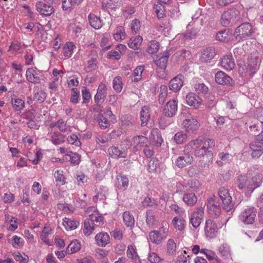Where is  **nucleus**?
<instances>
[{
    "label": "nucleus",
    "mask_w": 263,
    "mask_h": 263,
    "mask_svg": "<svg viewBox=\"0 0 263 263\" xmlns=\"http://www.w3.org/2000/svg\"><path fill=\"white\" fill-rule=\"evenodd\" d=\"M194 88L196 91L199 93H202L204 95L208 93V87L204 83H198L195 84Z\"/></svg>",
    "instance_id": "nucleus-50"
},
{
    "label": "nucleus",
    "mask_w": 263,
    "mask_h": 263,
    "mask_svg": "<svg viewBox=\"0 0 263 263\" xmlns=\"http://www.w3.org/2000/svg\"><path fill=\"white\" fill-rule=\"evenodd\" d=\"M170 55V50H166L160 57H157L155 63L160 69L163 70L165 69Z\"/></svg>",
    "instance_id": "nucleus-14"
},
{
    "label": "nucleus",
    "mask_w": 263,
    "mask_h": 263,
    "mask_svg": "<svg viewBox=\"0 0 263 263\" xmlns=\"http://www.w3.org/2000/svg\"><path fill=\"white\" fill-rule=\"evenodd\" d=\"M148 138L144 136H136L133 138V142L136 147H140L147 145Z\"/></svg>",
    "instance_id": "nucleus-29"
},
{
    "label": "nucleus",
    "mask_w": 263,
    "mask_h": 263,
    "mask_svg": "<svg viewBox=\"0 0 263 263\" xmlns=\"http://www.w3.org/2000/svg\"><path fill=\"white\" fill-rule=\"evenodd\" d=\"M186 101L189 105L197 109L201 104L202 100L195 93H190L186 96Z\"/></svg>",
    "instance_id": "nucleus-18"
},
{
    "label": "nucleus",
    "mask_w": 263,
    "mask_h": 263,
    "mask_svg": "<svg viewBox=\"0 0 263 263\" xmlns=\"http://www.w3.org/2000/svg\"><path fill=\"white\" fill-rule=\"evenodd\" d=\"M98 122L100 124V127L102 128L105 129L110 126L109 121L104 117L102 115H99V118L98 119Z\"/></svg>",
    "instance_id": "nucleus-54"
},
{
    "label": "nucleus",
    "mask_w": 263,
    "mask_h": 263,
    "mask_svg": "<svg viewBox=\"0 0 263 263\" xmlns=\"http://www.w3.org/2000/svg\"><path fill=\"white\" fill-rule=\"evenodd\" d=\"M250 147L252 151L251 154L253 158H258L263 153V148H261L259 145L257 144L256 143L252 142L250 144Z\"/></svg>",
    "instance_id": "nucleus-28"
},
{
    "label": "nucleus",
    "mask_w": 263,
    "mask_h": 263,
    "mask_svg": "<svg viewBox=\"0 0 263 263\" xmlns=\"http://www.w3.org/2000/svg\"><path fill=\"white\" fill-rule=\"evenodd\" d=\"M253 142L259 145L260 147L263 148V130L255 137V140Z\"/></svg>",
    "instance_id": "nucleus-64"
},
{
    "label": "nucleus",
    "mask_w": 263,
    "mask_h": 263,
    "mask_svg": "<svg viewBox=\"0 0 263 263\" xmlns=\"http://www.w3.org/2000/svg\"><path fill=\"white\" fill-rule=\"evenodd\" d=\"M36 10L42 15L50 16L54 11L53 6L43 2H38L36 4Z\"/></svg>",
    "instance_id": "nucleus-7"
},
{
    "label": "nucleus",
    "mask_w": 263,
    "mask_h": 263,
    "mask_svg": "<svg viewBox=\"0 0 263 263\" xmlns=\"http://www.w3.org/2000/svg\"><path fill=\"white\" fill-rule=\"evenodd\" d=\"M173 223L176 229L182 231L184 229L185 221L179 217H175L173 220Z\"/></svg>",
    "instance_id": "nucleus-39"
},
{
    "label": "nucleus",
    "mask_w": 263,
    "mask_h": 263,
    "mask_svg": "<svg viewBox=\"0 0 263 263\" xmlns=\"http://www.w3.org/2000/svg\"><path fill=\"white\" fill-rule=\"evenodd\" d=\"M222 205L217 200L216 197L213 195L209 198L207 201V209L208 213L212 216H218L221 212Z\"/></svg>",
    "instance_id": "nucleus-4"
},
{
    "label": "nucleus",
    "mask_w": 263,
    "mask_h": 263,
    "mask_svg": "<svg viewBox=\"0 0 263 263\" xmlns=\"http://www.w3.org/2000/svg\"><path fill=\"white\" fill-rule=\"evenodd\" d=\"M154 9L157 14L158 18H163L165 15V8L161 3L158 2L157 4H155Z\"/></svg>",
    "instance_id": "nucleus-38"
},
{
    "label": "nucleus",
    "mask_w": 263,
    "mask_h": 263,
    "mask_svg": "<svg viewBox=\"0 0 263 263\" xmlns=\"http://www.w3.org/2000/svg\"><path fill=\"white\" fill-rule=\"evenodd\" d=\"M127 255L129 258L136 259V257L137 256V253L133 246H132V245L128 246V249L127 251Z\"/></svg>",
    "instance_id": "nucleus-60"
},
{
    "label": "nucleus",
    "mask_w": 263,
    "mask_h": 263,
    "mask_svg": "<svg viewBox=\"0 0 263 263\" xmlns=\"http://www.w3.org/2000/svg\"><path fill=\"white\" fill-rule=\"evenodd\" d=\"M75 45L72 42H67L63 48V53L65 57H70Z\"/></svg>",
    "instance_id": "nucleus-40"
},
{
    "label": "nucleus",
    "mask_w": 263,
    "mask_h": 263,
    "mask_svg": "<svg viewBox=\"0 0 263 263\" xmlns=\"http://www.w3.org/2000/svg\"><path fill=\"white\" fill-rule=\"evenodd\" d=\"M176 243L173 239H170L167 242V252L170 255H173L176 251Z\"/></svg>",
    "instance_id": "nucleus-55"
},
{
    "label": "nucleus",
    "mask_w": 263,
    "mask_h": 263,
    "mask_svg": "<svg viewBox=\"0 0 263 263\" xmlns=\"http://www.w3.org/2000/svg\"><path fill=\"white\" fill-rule=\"evenodd\" d=\"M89 24L95 29H99L102 26L100 18L93 14H90L88 16Z\"/></svg>",
    "instance_id": "nucleus-31"
},
{
    "label": "nucleus",
    "mask_w": 263,
    "mask_h": 263,
    "mask_svg": "<svg viewBox=\"0 0 263 263\" xmlns=\"http://www.w3.org/2000/svg\"><path fill=\"white\" fill-rule=\"evenodd\" d=\"M150 118V107L147 106H144L142 107L140 111V120L141 125L144 126L147 124Z\"/></svg>",
    "instance_id": "nucleus-25"
},
{
    "label": "nucleus",
    "mask_w": 263,
    "mask_h": 263,
    "mask_svg": "<svg viewBox=\"0 0 263 263\" xmlns=\"http://www.w3.org/2000/svg\"><path fill=\"white\" fill-rule=\"evenodd\" d=\"M167 95V87L165 85H161L160 86V94L159 95V102L163 104Z\"/></svg>",
    "instance_id": "nucleus-48"
},
{
    "label": "nucleus",
    "mask_w": 263,
    "mask_h": 263,
    "mask_svg": "<svg viewBox=\"0 0 263 263\" xmlns=\"http://www.w3.org/2000/svg\"><path fill=\"white\" fill-rule=\"evenodd\" d=\"M106 86L103 83H101L97 90V94L95 96V101L96 103L99 102V101L106 96L107 93L106 92Z\"/></svg>",
    "instance_id": "nucleus-27"
},
{
    "label": "nucleus",
    "mask_w": 263,
    "mask_h": 263,
    "mask_svg": "<svg viewBox=\"0 0 263 263\" xmlns=\"http://www.w3.org/2000/svg\"><path fill=\"white\" fill-rule=\"evenodd\" d=\"M183 125L185 129L191 133H195L200 126L198 121L194 118L184 120L183 122Z\"/></svg>",
    "instance_id": "nucleus-12"
},
{
    "label": "nucleus",
    "mask_w": 263,
    "mask_h": 263,
    "mask_svg": "<svg viewBox=\"0 0 263 263\" xmlns=\"http://www.w3.org/2000/svg\"><path fill=\"white\" fill-rule=\"evenodd\" d=\"M71 155L67 154V156H69L70 161L71 163L74 165L79 164L80 161V157L79 155L76 153H73L70 152Z\"/></svg>",
    "instance_id": "nucleus-59"
},
{
    "label": "nucleus",
    "mask_w": 263,
    "mask_h": 263,
    "mask_svg": "<svg viewBox=\"0 0 263 263\" xmlns=\"http://www.w3.org/2000/svg\"><path fill=\"white\" fill-rule=\"evenodd\" d=\"M182 199L183 201L188 205H193L197 201V198L193 193L184 194Z\"/></svg>",
    "instance_id": "nucleus-30"
},
{
    "label": "nucleus",
    "mask_w": 263,
    "mask_h": 263,
    "mask_svg": "<svg viewBox=\"0 0 263 263\" xmlns=\"http://www.w3.org/2000/svg\"><path fill=\"white\" fill-rule=\"evenodd\" d=\"M65 136L58 132H54L51 136V141L54 145H59L65 141Z\"/></svg>",
    "instance_id": "nucleus-37"
},
{
    "label": "nucleus",
    "mask_w": 263,
    "mask_h": 263,
    "mask_svg": "<svg viewBox=\"0 0 263 263\" xmlns=\"http://www.w3.org/2000/svg\"><path fill=\"white\" fill-rule=\"evenodd\" d=\"M159 46V43L156 41H151L149 42V46L147 48V52L150 54H154L158 51Z\"/></svg>",
    "instance_id": "nucleus-46"
},
{
    "label": "nucleus",
    "mask_w": 263,
    "mask_h": 263,
    "mask_svg": "<svg viewBox=\"0 0 263 263\" xmlns=\"http://www.w3.org/2000/svg\"><path fill=\"white\" fill-rule=\"evenodd\" d=\"M229 30L228 29H224L219 31L216 35L217 40L221 42H227L229 39Z\"/></svg>",
    "instance_id": "nucleus-42"
},
{
    "label": "nucleus",
    "mask_w": 263,
    "mask_h": 263,
    "mask_svg": "<svg viewBox=\"0 0 263 263\" xmlns=\"http://www.w3.org/2000/svg\"><path fill=\"white\" fill-rule=\"evenodd\" d=\"M215 82L220 85H229L232 86L234 84L232 79L225 72L220 71L215 74Z\"/></svg>",
    "instance_id": "nucleus-8"
},
{
    "label": "nucleus",
    "mask_w": 263,
    "mask_h": 263,
    "mask_svg": "<svg viewBox=\"0 0 263 263\" xmlns=\"http://www.w3.org/2000/svg\"><path fill=\"white\" fill-rule=\"evenodd\" d=\"M256 216V210L251 207L245 209L239 216V219L243 223L246 224H252Z\"/></svg>",
    "instance_id": "nucleus-5"
},
{
    "label": "nucleus",
    "mask_w": 263,
    "mask_h": 263,
    "mask_svg": "<svg viewBox=\"0 0 263 263\" xmlns=\"http://www.w3.org/2000/svg\"><path fill=\"white\" fill-rule=\"evenodd\" d=\"M68 142L71 144H74L76 146H79L81 144V142L78 139V137L76 135L72 134L70 136L67 138Z\"/></svg>",
    "instance_id": "nucleus-61"
},
{
    "label": "nucleus",
    "mask_w": 263,
    "mask_h": 263,
    "mask_svg": "<svg viewBox=\"0 0 263 263\" xmlns=\"http://www.w3.org/2000/svg\"><path fill=\"white\" fill-rule=\"evenodd\" d=\"M80 249L81 244L77 240H75L69 243L66 248V252L68 254H72L78 252Z\"/></svg>",
    "instance_id": "nucleus-34"
},
{
    "label": "nucleus",
    "mask_w": 263,
    "mask_h": 263,
    "mask_svg": "<svg viewBox=\"0 0 263 263\" xmlns=\"http://www.w3.org/2000/svg\"><path fill=\"white\" fill-rule=\"evenodd\" d=\"M149 237L152 242L157 245L160 244L163 239L160 232L155 230L149 233Z\"/></svg>",
    "instance_id": "nucleus-32"
},
{
    "label": "nucleus",
    "mask_w": 263,
    "mask_h": 263,
    "mask_svg": "<svg viewBox=\"0 0 263 263\" xmlns=\"http://www.w3.org/2000/svg\"><path fill=\"white\" fill-rule=\"evenodd\" d=\"M97 63L98 61L96 58H91L90 60H89L88 61V66L86 68V69H88V71H87L89 72L92 69H95Z\"/></svg>",
    "instance_id": "nucleus-62"
},
{
    "label": "nucleus",
    "mask_w": 263,
    "mask_h": 263,
    "mask_svg": "<svg viewBox=\"0 0 263 263\" xmlns=\"http://www.w3.org/2000/svg\"><path fill=\"white\" fill-rule=\"evenodd\" d=\"M177 110V102L176 100H170L164 107L163 114L168 117L175 116Z\"/></svg>",
    "instance_id": "nucleus-11"
},
{
    "label": "nucleus",
    "mask_w": 263,
    "mask_h": 263,
    "mask_svg": "<svg viewBox=\"0 0 263 263\" xmlns=\"http://www.w3.org/2000/svg\"><path fill=\"white\" fill-rule=\"evenodd\" d=\"M204 214V207L200 206L196 209L191 215L190 221L195 228H197L201 223Z\"/></svg>",
    "instance_id": "nucleus-6"
},
{
    "label": "nucleus",
    "mask_w": 263,
    "mask_h": 263,
    "mask_svg": "<svg viewBox=\"0 0 263 263\" xmlns=\"http://www.w3.org/2000/svg\"><path fill=\"white\" fill-rule=\"evenodd\" d=\"M57 127L62 132H65L67 129L66 124L62 119H60L57 121Z\"/></svg>",
    "instance_id": "nucleus-63"
},
{
    "label": "nucleus",
    "mask_w": 263,
    "mask_h": 263,
    "mask_svg": "<svg viewBox=\"0 0 263 263\" xmlns=\"http://www.w3.org/2000/svg\"><path fill=\"white\" fill-rule=\"evenodd\" d=\"M123 219L127 227H132L135 224V219L133 215L128 211H125L123 214Z\"/></svg>",
    "instance_id": "nucleus-33"
},
{
    "label": "nucleus",
    "mask_w": 263,
    "mask_h": 263,
    "mask_svg": "<svg viewBox=\"0 0 263 263\" xmlns=\"http://www.w3.org/2000/svg\"><path fill=\"white\" fill-rule=\"evenodd\" d=\"M193 161V157L189 152H184L182 156L178 157L176 160V165L180 168L185 167L186 165L191 164Z\"/></svg>",
    "instance_id": "nucleus-9"
},
{
    "label": "nucleus",
    "mask_w": 263,
    "mask_h": 263,
    "mask_svg": "<svg viewBox=\"0 0 263 263\" xmlns=\"http://www.w3.org/2000/svg\"><path fill=\"white\" fill-rule=\"evenodd\" d=\"M51 232V229L47 227H45L42 231L41 234V238L42 240L44 241L45 243L47 245L49 244V240L47 239V237L48 236L50 232Z\"/></svg>",
    "instance_id": "nucleus-57"
},
{
    "label": "nucleus",
    "mask_w": 263,
    "mask_h": 263,
    "mask_svg": "<svg viewBox=\"0 0 263 263\" xmlns=\"http://www.w3.org/2000/svg\"><path fill=\"white\" fill-rule=\"evenodd\" d=\"M262 175L259 174H255L253 176L251 180L249 181L247 190L252 193L255 189L259 187L262 181Z\"/></svg>",
    "instance_id": "nucleus-13"
},
{
    "label": "nucleus",
    "mask_w": 263,
    "mask_h": 263,
    "mask_svg": "<svg viewBox=\"0 0 263 263\" xmlns=\"http://www.w3.org/2000/svg\"><path fill=\"white\" fill-rule=\"evenodd\" d=\"M220 63L223 68L228 70L233 69L235 66L234 59L231 55L224 56L222 58Z\"/></svg>",
    "instance_id": "nucleus-20"
},
{
    "label": "nucleus",
    "mask_w": 263,
    "mask_h": 263,
    "mask_svg": "<svg viewBox=\"0 0 263 263\" xmlns=\"http://www.w3.org/2000/svg\"><path fill=\"white\" fill-rule=\"evenodd\" d=\"M95 240L99 246L105 247L109 240V236L107 233H100L95 237Z\"/></svg>",
    "instance_id": "nucleus-24"
},
{
    "label": "nucleus",
    "mask_w": 263,
    "mask_h": 263,
    "mask_svg": "<svg viewBox=\"0 0 263 263\" xmlns=\"http://www.w3.org/2000/svg\"><path fill=\"white\" fill-rule=\"evenodd\" d=\"M218 228L215 222L211 220L208 219L205 222L204 227L205 234L206 237L212 238L215 237Z\"/></svg>",
    "instance_id": "nucleus-10"
},
{
    "label": "nucleus",
    "mask_w": 263,
    "mask_h": 263,
    "mask_svg": "<svg viewBox=\"0 0 263 263\" xmlns=\"http://www.w3.org/2000/svg\"><path fill=\"white\" fill-rule=\"evenodd\" d=\"M218 194L222 202V207L226 211L229 212L234 209L235 204L232 201L229 191L224 187H221L218 191Z\"/></svg>",
    "instance_id": "nucleus-2"
},
{
    "label": "nucleus",
    "mask_w": 263,
    "mask_h": 263,
    "mask_svg": "<svg viewBox=\"0 0 263 263\" xmlns=\"http://www.w3.org/2000/svg\"><path fill=\"white\" fill-rule=\"evenodd\" d=\"M144 70V67L142 66L137 67L134 70L133 75L134 77L132 81L134 82H138L142 79V73Z\"/></svg>",
    "instance_id": "nucleus-45"
},
{
    "label": "nucleus",
    "mask_w": 263,
    "mask_h": 263,
    "mask_svg": "<svg viewBox=\"0 0 263 263\" xmlns=\"http://www.w3.org/2000/svg\"><path fill=\"white\" fill-rule=\"evenodd\" d=\"M240 18V12L235 8L225 11L221 15V24L224 26L234 25Z\"/></svg>",
    "instance_id": "nucleus-1"
},
{
    "label": "nucleus",
    "mask_w": 263,
    "mask_h": 263,
    "mask_svg": "<svg viewBox=\"0 0 263 263\" xmlns=\"http://www.w3.org/2000/svg\"><path fill=\"white\" fill-rule=\"evenodd\" d=\"M13 107L16 111H20L24 107V101L20 99L12 98Z\"/></svg>",
    "instance_id": "nucleus-47"
},
{
    "label": "nucleus",
    "mask_w": 263,
    "mask_h": 263,
    "mask_svg": "<svg viewBox=\"0 0 263 263\" xmlns=\"http://www.w3.org/2000/svg\"><path fill=\"white\" fill-rule=\"evenodd\" d=\"M215 146V142L213 140L211 139H207L203 143L202 145H201V147L203 148L207 153V157L210 158H212V151Z\"/></svg>",
    "instance_id": "nucleus-21"
},
{
    "label": "nucleus",
    "mask_w": 263,
    "mask_h": 263,
    "mask_svg": "<svg viewBox=\"0 0 263 263\" xmlns=\"http://www.w3.org/2000/svg\"><path fill=\"white\" fill-rule=\"evenodd\" d=\"M117 179L118 180V187L123 191L126 190L128 185V178L122 174H119L117 176Z\"/></svg>",
    "instance_id": "nucleus-26"
},
{
    "label": "nucleus",
    "mask_w": 263,
    "mask_h": 263,
    "mask_svg": "<svg viewBox=\"0 0 263 263\" xmlns=\"http://www.w3.org/2000/svg\"><path fill=\"white\" fill-rule=\"evenodd\" d=\"M253 32L252 27L248 22L242 23L235 30L236 38L239 40L251 36Z\"/></svg>",
    "instance_id": "nucleus-3"
},
{
    "label": "nucleus",
    "mask_w": 263,
    "mask_h": 263,
    "mask_svg": "<svg viewBox=\"0 0 263 263\" xmlns=\"http://www.w3.org/2000/svg\"><path fill=\"white\" fill-rule=\"evenodd\" d=\"M82 98L83 100V103H87L90 98L91 95L89 90L85 87H84L82 89Z\"/></svg>",
    "instance_id": "nucleus-56"
},
{
    "label": "nucleus",
    "mask_w": 263,
    "mask_h": 263,
    "mask_svg": "<svg viewBox=\"0 0 263 263\" xmlns=\"http://www.w3.org/2000/svg\"><path fill=\"white\" fill-rule=\"evenodd\" d=\"M79 223L78 222L71 220L68 218H66L63 223L64 226L66 228V229L69 228L70 230L76 229L78 227Z\"/></svg>",
    "instance_id": "nucleus-51"
},
{
    "label": "nucleus",
    "mask_w": 263,
    "mask_h": 263,
    "mask_svg": "<svg viewBox=\"0 0 263 263\" xmlns=\"http://www.w3.org/2000/svg\"><path fill=\"white\" fill-rule=\"evenodd\" d=\"M146 224L150 228H153L158 223V221L155 218V213L151 210H147L146 212Z\"/></svg>",
    "instance_id": "nucleus-22"
},
{
    "label": "nucleus",
    "mask_w": 263,
    "mask_h": 263,
    "mask_svg": "<svg viewBox=\"0 0 263 263\" xmlns=\"http://www.w3.org/2000/svg\"><path fill=\"white\" fill-rule=\"evenodd\" d=\"M119 0H109V1L103 2L102 3V8L104 10H107L108 9H115L118 6Z\"/></svg>",
    "instance_id": "nucleus-44"
},
{
    "label": "nucleus",
    "mask_w": 263,
    "mask_h": 263,
    "mask_svg": "<svg viewBox=\"0 0 263 263\" xmlns=\"http://www.w3.org/2000/svg\"><path fill=\"white\" fill-rule=\"evenodd\" d=\"M184 77L182 74H179L175 78L172 79L169 83L170 89L174 91H178L183 84Z\"/></svg>",
    "instance_id": "nucleus-15"
},
{
    "label": "nucleus",
    "mask_w": 263,
    "mask_h": 263,
    "mask_svg": "<svg viewBox=\"0 0 263 263\" xmlns=\"http://www.w3.org/2000/svg\"><path fill=\"white\" fill-rule=\"evenodd\" d=\"M186 139L187 135L183 132H179L177 133L174 137V141L178 144H180L184 142Z\"/></svg>",
    "instance_id": "nucleus-43"
},
{
    "label": "nucleus",
    "mask_w": 263,
    "mask_h": 263,
    "mask_svg": "<svg viewBox=\"0 0 263 263\" xmlns=\"http://www.w3.org/2000/svg\"><path fill=\"white\" fill-rule=\"evenodd\" d=\"M159 165V161L157 159H152L147 165V170L149 172H153L156 170Z\"/></svg>",
    "instance_id": "nucleus-53"
},
{
    "label": "nucleus",
    "mask_w": 263,
    "mask_h": 263,
    "mask_svg": "<svg viewBox=\"0 0 263 263\" xmlns=\"http://www.w3.org/2000/svg\"><path fill=\"white\" fill-rule=\"evenodd\" d=\"M220 255L224 258H228L230 256L229 247L227 245H222L219 247Z\"/></svg>",
    "instance_id": "nucleus-49"
},
{
    "label": "nucleus",
    "mask_w": 263,
    "mask_h": 263,
    "mask_svg": "<svg viewBox=\"0 0 263 263\" xmlns=\"http://www.w3.org/2000/svg\"><path fill=\"white\" fill-rule=\"evenodd\" d=\"M108 152L110 157L113 158H126L127 149L125 148H119L118 147L112 146L108 148Z\"/></svg>",
    "instance_id": "nucleus-16"
},
{
    "label": "nucleus",
    "mask_w": 263,
    "mask_h": 263,
    "mask_svg": "<svg viewBox=\"0 0 263 263\" xmlns=\"http://www.w3.org/2000/svg\"><path fill=\"white\" fill-rule=\"evenodd\" d=\"M258 60V58L256 57L255 58H251L249 61L247 71L249 72L250 76L251 77L253 76L257 69Z\"/></svg>",
    "instance_id": "nucleus-23"
},
{
    "label": "nucleus",
    "mask_w": 263,
    "mask_h": 263,
    "mask_svg": "<svg viewBox=\"0 0 263 263\" xmlns=\"http://www.w3.org/2000/svg\"><path fill=\"white\" fill-rule=\"evenodd\" d=\"M143 39L140 36H137L134 40L130 39L128 43V46L130 48L134 50L138 49L142 42Z\"/></svg>",
    "instance_id": "nucleus-35"
},
{
    "label": "nucleus",
    "mask_w": 263,
    "mask_h": 263,
    "mask_svg": "<svg viewBox=\"0 0 263 263\" xmlns=\"http://www.w3.org/2000/svg\"><path fill=\"white\" fill-rule=\"evenodd\" d=\"M149 139L153 145L157 147H160L163 141L160 132L155 128L152 130Z\"/></svg>",
    "instance_id": "nucleus-17"
},
{
    "label": "nucleus",
    "mask_w": 263,
    "mask_h": 263,
    "mask_svg": "<svg viewBox=\"0 0 263 263\" xmlns=\"http://www.w3.org/2000/svg\"><path fill=\"white\" fill-rule=\"evenodd\" d=\"M206 257L209 260H212L213 263H221V260L213 251H209L206 253Z\"/></svg>",
    "instance_id": "nucleus-58"
},
{
    "label": "nucleus",
    "mask_w": 263,
    "mask_h": 263,
    "mask_svg": "<svg viewBox=\"0 0 263 263\" xmlns=\"http://www.w3.org/2000/svg\"><path fill=\"white\" fill-rule=\"evenodd\" d=\"M237 186L240 190L244 189L248 182V176L245 175H239L237 178Z\"/></svg>",
    "instance_id": "nucleus-41"
},
{
    "label": "nucleus",
    "mask_w": 263,
    "mask_h": 263,
    "mask_svg": "<svg viewBox=\"0 0 263 263\" xmlns=\"http://www.w3.org/2000/svg\"><path fill=\"white\" fill-rule=\"evenodd\" d=\"M113 87L117 92H120L123 87V84L120 77H116L113 80Z\"/></svg>",
    "instance_id": "nucleus-52"
},
{
    "label": "nucleus",
    "mask_w": 263,
    "mask_h": 263,
    "mask_svg": "<svg viewBox=\"0 0 263 263\" xmlns=\"http://www.w3.org/2000/svg\"><path fill=\"white\" fill-rule=\"evenodd\" d=\"M215 55V52L214 48H206L201 53L200 61L202 62H208L212 60L214 57Z\"/></svg>",
    "instance_id": "nucleus-19"
},
{
    "label": "nucleus",
    "mask_w": 263,
    "mask_h": 263,
    "mask_svg": "<svg viewBox=\"0 0 263 263\" xmlns=\"http://www.w3.org/2000/svg\"><path fill=\"white\" fill-rule=\"evenodd\" d=\"M94 223L90 220L86 219L84 222V233L86 235H90L94 231Z\"/></svg>",
    "instance_id": "nucleus-36"
}]
</instances>
